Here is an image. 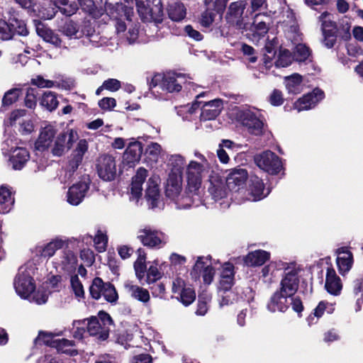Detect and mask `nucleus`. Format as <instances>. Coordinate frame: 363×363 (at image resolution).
<instances>
[{"label": "nucleus", "mask_w": 363, "mask_h": 363, "mask_svg": "<svg viewBox=\"0 0 363 363\" xmlns=\"http://www.w3.org/2000/svg\"><path fill=\"white\" fill-rule=\"evenodd\" d=\"M210 164H200L196 160H190L186 165V191L192 196H198L203 178L208 172Z\"/></svg>", "instance_id": "nucleus-1"}, {"label": "nucleus", "mask_w": 363, "mask_h": 363, "mask_svg": "<svg viewBox=\"0 0 363 363\" xmlns=\"http://www.w3.org/2000/svg\"><path fill=\"white\" fill-rule=\"evenodd\" d=\"M182 181L183 177L169 175L165 188L167 197L174 201L178 208H189L194 203L193 197L194 196H192L191 194H188L186 191V196L180 195L182 189Z\"/></svg>", "instance_id": "nucleus-2"}, {"label": "nucleus", "mask_w": 363, "mask_h": 363, "mask_svg": "<svg viewBox=\"0 0 363 363\" xmlns=\"http://www.w3.org/2000/svg\"><path fill=\"white\" fill-rule=\"evenodd\" d=\"M86 320V332L91 336L98 340H105L108 338L110 326L112 324L111 316L105 313L100 312L98 317H91Z\"/></svg>", "instance_id": "nucleus-3"}, {"label": "nucleus", "mask_w": 363, "mask_h": 363, "mask_svg": "<svg viewBox=\"0 0 363 363\" xmlns=\"http://www.w3.org/2000/svg\"><path fill=\"white\" fill-rule=\"evenodd\" d=\"M186 82V77L182 74L167 72L164 74H157L152 79V85L169 93L179 92Z\"/></svg>", "instance_id": "nucleus-4"}, {"label": "nucleus", "mask_w": 363, "mask_h": 363, "mask_svg": "<svg viewBox=\"0 0 363 363\" xmlns=\"http://www.w3.org/2000/svg\"><path fill=\"white\" fill-rule=\"evenodd\" d=\"M242 125L252 135L259 136L264 132V123L260 113L257 110H243L240 115Z\"/></svg>", "instance_id": "nucleus-5"}, {"label": "nucleus", "mask_w": 363, "mask_h": 363, "mask_svg": "<svg viewBox=\"0 0 363 363\" xmlns=\"http://www.w3.org/2000/svg\"><path fill=\"white\" fill-rule=\"evenodd\" d=\"M254 160L259 168L269 174H277L283 169L281 159L274 152L270 150H267L256 155Z\"/></svg>", "instance_id": "nucleus-6"}, {"label": "nucleus", "mask_w": 363, "mask_h": 363, "mask_svg": "<svg viewBox=\"0 0 363 363\" xmlns=\"http://www.w3.org/2000/svg\"><path fill=\"white\" fill-rule=\"evenodd\" d=\"M13 286L16 294L24 299H28L34 291L35 286L33 279L26 267L19 268L13 281Z\"/></svg>", "instance_id": "nucleus-7"}, {"label": "nucleus", "mask_w": 363, "mask_h": 363, "mask_svg": "<svg viewBox=\"0 0 363 363\" xmlns=\"http://www.w3.org/2000/svg\"><path fill=\"white\" fill-rule=\"evenodd\" d=\"M215 269L212 266L211 257H198L191 272V278L196 281L201 276L203 283L209 285L213 281Z\"/></svg>", "instance_id": "nucleus-8"}, {"label": "nucleus", "mask_w": 363, "mask_h": 363, "mask_svg": "<svg viewBox=\"0 0 363 363\" xmlns=\"http://www.w3.org/2000/svg\"><path fill=\"white\" fill-rule=\"evenodd\" d=\"M78 139L77 132L73 129H68L57 136L53 145L51 146V152L55 156H61L68 151Z\"/></svg>", "instance_id": "nucleus-9"}, {"label": "nucleus", "mask_w": 363, "mask_h": 363, "mask_svg": "<svg viewBox=\"0 0 363 363\" xmlns=\"http://www.w3.org/2000/svg\"><path fill=\"white\" fill-rule=\"evenodd\" d=\"M209 186L208 188L209 194L211 195L212 199L215 201H219L223 200V202H220V206L224 205L223 208H226L229 206L228 201H225L226 199L228 191L225 188V184L224 181L220 177V175L213 172L209 175Z\"/></svg>", "instance_id": "nucleus-10"}, {"label": "nucleus", "mask_w": 363, "mask_h": 363, "mask_svg": "<svg viewBox=\"0 0 363 363\" xmlns=\"http://www.w3.org/2000/svg\"><path fill=\"white\" fill-rule=\"evenodd\" d=\"M97 173L104 181H111L116 175V164L113 157L103 155L97 159Z\"/></svg>", "instance_id": "nucleus-11"}, {"label": "nucleus", "mask_w": 363, "mask_h": 363, "mask_svg": "<svg viewBox=\"0 0 363 363\" xmlns=\"http://www.w3.org/2000/svg\"><path fill=\"white\" fill-rule=\"evenodd\" d=\"M55 336L52 333H40L39 336V338L42 339L45 343L55 347L62 353L72 356L77 354L73 341L67 339H55Z\"/></svg>", "instance_id": "nucleus-12"}, {"label": "nucleus", "mask_w": 363, "mask_h": 363, "mask_svg": "<svg viewBox=\"0 0 363 363\" xmlns=\"http://www.w3.org/2000/svg\"><path fill=\"white\" fill-rule=\"evenodd\" d=\"M245 1L240 0L230 4L226 14V20L228 23L238 28H245L243 13L247 6Z\"/></svg>", "instance_id": "nucleus-13"}, {"label": "nucleus", "mask_w": 363, "mask_h": 363, "mask_svg": "<svg viewBox=\"0 0 363 363\" xmlns=\"http://www.w3.org/2000/svg\"><path fill=\"white\" fill-rule=\"evenodd\" d=\"M138 238L144 245L150 247L164 245L168 240L167 236L164 233L153 230L150 227H145L140 230Z\"/></svg>", "instance_id": "nucleus-14"}, {"label": "nucleus", "mask_w": 363, "mask_h": 363, "mask_svg": "<svg viewBox=\"0 0 363 363\" xmlns=\"http://www.w3.org/2000/svg\"><path fill=\"white\" fill-rule=\"evenodd\" d=\"M138 11L144 21L160 23L162 21L163 11L160 6L149 8L147 0H135Z\"/></svg>", "instance_id": "nucleus-15"}, {"label": "nucleus", "mask_w": 363, "mask_h": 363, "mask_svg": "<svg viewBox=\"0 0 363 363\" xmlns=\"http://www.w3.org/2000/svg\"><path fill=\"white\" fill-rule=\"evenodd\" d=\"M172 290L174 294L179 295L177 298L184 306L190 305L196 298L194 291L190 286H186L184 280L180 277L174 279Z\"/></svg>", "instance_id": "nucleus-16"}, {"label": "nucleus", "mask_w": 363, "mask_h": 363, "mask_svg": "<svg viewBox=\"0 0 363 363\" xmlns=\"http://www.w3.org/2000/svg\"><path fill=\"white\" fill-rule=\"evenodd\" d=\"M88 150V143L86 140H80L72 153L66 168L67 174H68V179H69L72 174L77 169L81 164L84 155Z\"/></svg>", "instance_id": "nucleus-17"}, {"label": "nucleus", "mask_w": 363, "mask_h": 363, "mask_svg": "<svg viewBox=\"0 0 363 363\" xmlns=\"http://www.w3.org/2000/svg\"><path fill=\"white\" fill-rule=\"evenodd\" d=\"M55 268L59 272H72L76 269L77 257L71 250H65L52 261Z\"/></svg>", "instance_id": "nucleus-18"}, {"label": "nucleus", "mask_w": 363, "mask_h": 363, "mask_svg": "<svg viewBox=\"0 0 363 363\" xmlns=\"http://www.w3.org/2000/svg\"><path fill=\"white\" fill-rule=\"evenodd\" d=\"M123 287L128 295L133 299L147 306L150 301V294L147 289L133 284V281L124 282Z\"/></svg>", "instance_id": "nucleus-19"}, {"label": "nucleus", "mask_w": 363, "mask_h": 363, "mask_svg": "<svg viewBox=\"0 0 363 363\" xmlns=\"http://www.w3.org/2000/svg\"><path fill=\"white\" fill-rule=\"evenodd\" d=\"M324 97V93L319 89H315L311 93L304 95L294 104V108L298 112L313 108Z\"/></svg>", "instance_id": "nucleus-20"}, {"label": "nucleus", "mask_w": 363, "mask_h": 363, "mask_svg": "<svg viewBox=\"0 0 363 363\" xmlns=\"http://www.w3.org/2000/svg\"><path fill=\"white\" fill-rule=\"evenodd\" d=\"M89 188L87 181H82L69 187L67 194V201L72 206L79 205L84 199Z\"/></svg>", "instance_id": "nucleus-21"}, {"label": "nucleus", "mask_w": 363, "mask_h": 363, "mask_svg": "<svg viewBox=\"0 0 363 363\" xmlns=\"http://www.w3.org/2000/svg\"><path fill=\"white\" fill-rule=\"evenodd\" d=\"M247 191V199L252 201H259L265 198L270 192L269 189L264 188L262 180L257 177H251Z\"/></svg>", "instance_id": "nucleus-22"}, {"label": "nucleus", "mask_w": 363, "mask_h": 363, "mask_svg": "<svg viewBox=\"0 0 363 363\" xmlns=\"http://www.w3.org/2000/svg\"><path fill=\"white\" fill-rule=\"evenodd\" d=\"M247 179V172L244 169H235L227 177L225 184L232 191H238Z\"/></svg>", "instance_id": "nucleus-23"}, {"label": "nucleus", "mask_w": 363, "mask_h": 363, "mask_svg": "<svg viewBox=\"0 0 363 363\" xmlns=\"http://www.w3.org/2000/svg\"><path fill=\"white\" fill-rule=\"evenodd\" d=\"M223 108V101L216 99L206 102L201 108V120L210 121L215 119Z\"/></svg>", "instance_id": "nucleus-24"}, {"label": "nucleus", "mask_w": 363, "mask_h": 363, "mask_svg": "<svg viewBox=\"0 0 363 363\" xmlns=\"http://www.w3.org/2000/svg\"><path fill=\"white\" fill-rule=\"evenodd\" d=\"M142 152L143 147L141 143L138 141L130 142L123 153V162L130 167L134 166L140 160Z\"/></svg>", "instance_id": "nucleus-25"}, {"label": "nucleus", "mask_w": 363, "mask_h": 363, "mask_svg": "<svg viewBox=\"0 0 363 363\" xmlns=\"http://www.w3.org/2000/svg\"><path fill=\"white\" fill-rule=\"evenodd\" d=\"M234 284V266L230 263H225L223 265L220 274L218 291L221 293L229 291Z\"/></svg>", "instance_id": "nucleus-26"}, {"label": "nucleus", "mask_w": 363, "mask_h": 363, "mask_svg": "<svg viewBox=\"0 0 363 363\" xmlns=\"http://www.w3.org/2000/svg\"><path fill=\"white\" fill-rule=\"evenodd\" d=\"M55 133V129L52 125H47L43 128L35 142V149L43 152L50 147Z\"/></svg>", "instance_id": "nucleus-27"}, {"label": "nucleus", "mask_w": 363, "mask_h": 363, "mask_svg": "<svg viewBox=\"0 0 363 363\" xmlns=\"http://www.w3.org/2000/svg\"><path fill=\"white\" fill-rule=\"evenodd\" d=\"M160 179L157 176H152L149 178L147 181V187L145 191V197L147 201L150 203L151 208H155L158 206V202L160 201V194L158 184Z\"/></svg>", "instance_id": "nucleus-28"}, {"label": "nucleus", "mask_w": 363, "mask_h": 363, "mask_svg": "<svg viewBox=\"0 0 363 363\" xmlns=\"http://www.w3.org/2000/svg\"><path fill=\"white\" fill-rule=\"evenodd\" d=\"M298 280L297 272L292 269L286 272L285 277L281 282V292L291 297L298 289Z\"/></svg>", "instance_id": "nucleus-29"}, {"label": "nucleus", "mask_w": 363, "mask_h": 363, "mask_svg": "<svg viewBox=\"0 0 363 363\" xmlns=\"http://www.w3.org/2000/svg\"><path fill=\"white\" fill-rule=\"evenodd\" d=\"M289 296L281 291L275 292L267 303V309L272 313L284 312L289 308Z\"/></svg>", "instance_id": "nucleus-30"}, {"label": "nucleus", "mask_w": 363, "mask_h": 363, "mask_svg": "<svg viewBox=\"0 0 363 363\" xmlns=\"http://www.w3.org/2000/svg\"><path fill=\"white\" fill-rule=\"evenodd\" d=\"M147 177V171L145 168L140 167L137 170L135 175L133 177L132 179L130 188V199H135L138 201V199L141 196L143 191V184Z\"/></svg>", "instance_id": "nucleus-31"}, {"label": "nucleus", "mask_w": 363, "mask_h": 363, "mask_svg": "<svg viewBox=\"0 0 363 363\" xmlns=\"http://www.w3.org/2000/svg\"><path fill=\"white\" fill-rule=\"evenodd\" d=\"M325 288L331 295L338 296L342 288L341 280L333 268H328Z\"/></svg>", "instance_id": "nucleus-32"}, {"label": "nucleus", "mask_w": 363, "mask_h": 363, "mask_svg": "<svg viewBox=\"0 0 363 363\" xmlns=\"http://www.w3.org/2000/svg\"><path fill=\"white\" fill-rule=\"evenodd\" d=\"M186 164V160L182 155L179 154L171 155L167 160V166L169 168V175L182 177Z\"/></svg>", "instance_id": "nucleus-33"}, {"label": "nucleus", "mask_w": 363, "mask_h": 363, "mask_svg": "<svg viewBox=\"0 0 363 363\" xmlns=\"http://www.w3.org/2000/svg\"><path fill=\"white\" fill-rule=\"evenodd\" d=\"M337 264L341 274L350 270L353 264V256L347 247H341L337 250Z\"/></svg>", "instance_id": "nucleus-34"}, {"label": "nucleus", "mask_w": 363, "mask_h": 363, "mask_svg": "<svg viewBox=\"0 0 363 363\" xmlns=\"http://www.w3.org/2000/svg\"><path fill=\"white\" fill-rule=\"evenodd\" d=\"M29 157V153L26 148L16 147L12 150L10 162L14 169H21Z\"/></svg>", "instance_id": "nucleus-35"}, {"label": "nucleus", "mask_w": 363, "mask_h": 363, "mask_svg": "<svg viewBox=\"0 0 363 363\" xmlns=\"http://www.w3.org/2000/svg\"><path fill=\"white\" fill-rule=\"evenodd\" d=\"M270 258L269 252L259 250L249 252L245 257V263L248 266H261Z\"/></svg>", "instance_id": "nucleus-36"}, {"label": "nucleus", "mask_w": 363, "mask_h": 363, "mask_svg": "<svg viewBox=\"0 0 363 363\" xmlns=\"http://www.w3.org/2000/svg\"><path fill=\"white\" fill-rule=\"evenodd\" d=\"M269 11L273 14L281 15L283 18L286 16L289 23L294 21V13L286 4V0H276V2L271 5Z\"/></svg>", "instance_id": "nucleus-37"}, {"label": "nucleus", "mask_w": 363, "mask_h": 363, "mask_svg": "<svg viewBox=\"0 0 363 363\" xmlns=\"http://www.w3.org/2000/svg\"><path fill=\"white\" fill-rule=\"evenodd\" d=\"M14 203L11 190L7 186H0V213H6L11 211Z\"/></svg>", "instance_id": "nucleus-38"}, {"label": "nucleus", "mask_w": 363, "mask_h": 363, "mask_svg": "<svg viewBox=\"0 0 363 363\" xmlns=\"http://www.w3.org/2000/svg\"><path fill=\"white\" fill-rule=\"evenodd\" d=\"M267 20H269V18L264 13L255 14L253 22L250 26V30L259 36L264 35L269 29L268 25L269 22Z\"/></svg>", "instance_id": "nucleus-39"}, {"label": "nucleus", "mask_w": 363, "mask_h": 363, "mask_svg": "<svg viewBox=\"0 0 363 363\" xmlns=\"http://www.w3.org/2000/svg\"><path fill=\"white\" fill-rule=\"evenodd\" d=\"M64 245V242L61 240H54L49 243L39 246L36 249L37 254H39L42 257L50 258L52 257L57 250L61 249Z\"/></svg>", "instance_id": "nucleus-40"}, {"label": "nucleus", "mask_w": 363, "mask_h": 363, "mask_svg": "<svg viewBox=\"0 0 363 363\" xmlns=\"http://www.w3.org/2000/svg\"><path fill=\"white\" fill-rule=\"evenodd\" d=\"M318 21L321 23V30L323 33H337L340 32L336 26L335 22L333 21V15L328 12L324 11L319 17Z\"/></svg>", "instance_id": "nucleus-41"}, {"label": "nucleus", "mask_w": 363, "mask_h": 363, "mask_svg": "<svg viewBox=\"0 0 363 363\" xmlns=\"http://www.w3.org/2000/svg\"><path fill=\"white\" fill-rule=\"evenodd\" d=\"M169 18L173 21H181L186 15V9L184 5L180 2H174L169 5L167 8Z\"/></svg>", "instance_id": "nucleus-42"}, {"label": "nucleus", "mask_w": 363, "mask_h": 363, "mask_svg": "<svg viewBox=\"0 0 363 363\" xmlns=\"http://www.w3.org/2000/svg\"><path fill=\"white\" fill-rule=\"evenodd\" d=\"M335 311V305L333 303L322 301H320L315 308L313 310V314L310 315L308 318V322L309 325L314 323L313 321L315 318H319L323 316L324 311H326L328 313L331 314Z\"/></svg>", "instance_id": "nucleus-43"}, {"label": "nucleus", "mask_w": 363, "mask_h": 363, "mask_svg": "<svg viewBox=\"0 0 363 363\" xmlns=\"http://www.w3.org/2000/svg\"><path fill=\"white\" fill-rule=\"evenodd\" d=\"M284 82L289 93L297 94L302 91V77L298 74L286 77Z\"/></svg>", "instance_id": "nucleus-44"}, {"label": "nucleus", "mask_w": 363, "mask_h": 363, "mask_svg": "<svg viewBox=\"0 0 363 363\" xmlns=\"http://www.w3.org/2000/svg\"><path fill=\"white\" fill-rule=\"evenodd\" d=\"M40 103L41 106L45 107L50 111L55 110L58 105V101L56 95L52 91H45L43 94Z\"/></svg>", "instance_id": "nucleus-45"}, {"label": "nucleus", "mask_w": 363, "mask_h": 363, "mask_svg": "<svg viewBox=\"0 0 363 363\" xmlns=\"http://www.w3.org/2000/svg\"><path fill=\"white\" fill-rule=\"evenodd\" d=\"M50 292L43 286L38 288L31 294L28 298L30 302H34L38 305L44 304L47 302Z\"/></svg>", "instance_id": "nucleus-46"}, {"label": "nucleus", "mask_w": 363, "mask_h": 363, "mask_svg": "<svg viewBox=\"0 0 363 363\" xmlns=\"http://www.w3.org/2000/svg\"><path fill=\"white\" fill-rule=\"evenodd\" d=\"M106 283L99 277L94 279L91 285L89 287V292L91 297L96 300H99L103 294L104 288Z\"/></svg>", "instance_id": "nucleus-47"}, {"label": "nucleus", "mask_w": 363, "mask_h": 363, "mask_svg": "<svg viewBox=\"0 0 363 363\" xmlns=\"http://www.w3.org/2000/svg\"><path fill=\"white\" fill-rule=\"evenodd\" d=\"M162 151L161 145L157 143L152 142L147 145L145 149V154L150 160L157 162Z\"/></svg>", "instance_id": "nucleus-48"}, {"label": "nucleus", "mask_w": 363, "mask_h": 363, "mask_svg": "<svg viewBox=\"0 0 363 363\" xmlns=\"http://www.w3.org/2000/svg\"><path fill=\"white\" fill-rule=\"evenodd\" d=\"M13 30V36L14 35L25 36L28 33L26 25L22 20H19L15 16L9 19Z\"/></svg>", "instance_id": "nucleus-49"}, {"label": "nucleus", "mask_w": 363, "mask_h": 363, "mask_svg": "<svg viewBox=\"0 0 363 363\" xmlns=\"http://www.w3.org/2000/svg\"><path fill=\"white\" fill-rule=\"evenodd\" d=\"M139 255L137 260L134 264V269L135 271L136 277L141 279L146 271L145 259L146 257L145 254H142L140 250H138Z\"/></svg>", "instance_id": "nucleus-50"}, {"label": "nucleus", "mask_w": 363, "mask_h": 363, "mask_svg": "<svg viewBox=\"0 0 363 363\" xmlns=\"http://www.w3.org/2000/svg\"><path fill=\"white\" fill-rule=\"evenodd\" d=\"M71 288L76 298L80 299L84 296L83 285L77 274L70 278Z\"/></svg>", "instance_id": "nucleus-51"}, {"label": "nucleus", "mask_w": 363, "mask_h": 363, "mask_svg": "<svg viewBox=\"0 0 363 363\" xmlns=\"http://www.w3.org/2000/svg\"><path fill=\"white\" fill-rule=\"evenodd\" d=\"M311 51L309 48L303 44H298L294 50V57L296 61L304 62L310 56Z\"/></svg>", "instance_id": "nucleus-52"}, {"label": "nucleus", "mask_w": 363, "mask_h": 363, "mask_svg": "<svg viewBox=\"0 0 363 363\" xmlns=\"http://www.w3.org/2000/svg\"><path fill=\"white\" fill-rule=\"evenodd\" d=\"M81 9L94 18H99L101 13L97 11L93 0H81L79 1Z\"/></svg>", "instance_id": "nucleus-53"}, {"label": "nucleus", "mask_w": 363, "mask_h": 363, "mask_svg": "<svg viewBox=\"0 0 363 363\" xmlns=\"http://www.w3.org/2000/svg\"><path fill=\"white\" fill-rule=\"evenodd\" d=\"M293 57L291 52L286 49L280 50L278 59L276 61V66L286 67L291 65Z\"/></svg>", "instance_id": "nucleus-54"}, {"label": "nucleus", "mask_w": 363, "mask_h": 363, "mask_svg": "<svg viewBox=\"0 0 363 363\" xmlns=\"http://www.w3.org/2000/svg\"><path fill=\"white\" fill-rule=\"evenodd\" d=\"M94 242L99 252H104L106 249L108 242V238L106 233L101 230H99L94 237Z\"/></svg>", "instance_id": "nucleus-55"}, {"label": "nucleus", "mask_w": 363, "mask_h": 363, "mask_svg": "<svg viewBox=\"0 0 363 363\" xmlns=\"http://www.w3.org/2000/svg\"><path fill=\"white\" fill-rule=\"evenodd\" d=\"M21 94V89H11L5 93L3 99L2 104L3 106H10L14 102H16L20 94Z\"/></svg>", "instance_id": "nucleus-56"}, {"label": "nucleus", "mask_w": 363, "mask_h": 363, "mask_svg": "<svg viewBox=\"0 0 363 363\" xmlns=\"http://www.w3.org/2000/svg\"><path fill=\"white\" fill-rule=\"evenodd\" d=\"M31 84L39 88H52L60 86L57 82L45 79L40 75L33 78L31 79Z\"/></svg>", "instance_id": "nucleus-57"}, {"label": "nucleus", "mask_w": 363, "mask_h": 363, "mask_svg": "<svg viewBox=\"0 0 363 363\" xmlns=\"http://www.w3.org/2000/svg\"><path fill=\"white\" fill-rule=\"evenodd\" d=\"M102 296L106 301L111 303L116 302L118 298L115 287L110 283H106Z\"/></svg>", "instance_id": "nucleus-58"}, {"label": "nucleus", "mask_w": 363, "mask_h": 363, "mask_svg": "<svg viewBox=\"0 0 363 363\" xmlns=\"http://www.w3.org/2000/svg\"><path fill=\"white\" fill-rule=\"evenodd\" d=\"M228 0H205L208 9H213L216 13L222 14L226 7Z\"/></svg>", "instance_id": "nucleus-59"}, {"label": "nucleus", "mask_w": 363, "mask_h": 363, "mask_svg": "<svg viewBox=\"0 0 363 363\" xmlns=\"http://www.w3.org/2000/svg\"><path fill=\"white\" fill-rule=\"evenodd\" d=\"M212 9L206 10L202 13L200 18V24L204 28H209L215 21L216 14L211 11Z\"/></svg>", "instance_id": "nucleus-60"}, {"label": "nucleus", "mask_w": 363, "mask_h": 363, "mask_svg": "<svg viewBox=\"0 0 363 363\" xmlns=\"http://www.w3.org/2000/svg\"><path fill=\"white\" fill-rule=\"evenodd\" d=\"M37 90L34 88H28L24 99L25 106L29 108H34L36 106Z\"/></svg>", "instance_id": "nucleus-61"}, {"label": "nucleus", "mask_w": 363, "mask_h": 363, "mask_svg": "<svg viewBox=\"0 0 363 363\" xmlns=\"http://www.w3.org/2000/svg\"><path fill=\"white\" fill-rule=\"evenodd\" d=\"M13 37V30L11 26V21L9 23L0 18V38L4 40H9Z\"/></svg>", "instance_id": "nucleus-62"}, {"label": "nucleus", "mask_w": 363, "mask_h": 363, "mask_svg": "<svg viewBox=\"0 0 363 363\" xmlns=\"http://www.w3.org/2000/svg\"><path fill=\"white\" fill-rule=\"evenodd\" d=\"M62 32L69 38H78L79 32L77 24L72 21L66 22L62 27Z\"/></svg>", "instance_id": "nucleus-63"}, {"label": "nucleus", "mask_w": 363, "mask_h": 363, "mask_svg": "<svg viewBox=\"0 0 363 363\" xmlns=\"http://www.w3.org/2000/svg\"><path fill=\"white\" fill-rule=\"evenodd\" d=\"M74 326L76 328V330L73 333V335L75 338L81 340L84 337V334L86 332L85 327L86 328V320H77L74 322Z\"/></svg>", "instance_id": "nucleus-64"}]
</instances>
